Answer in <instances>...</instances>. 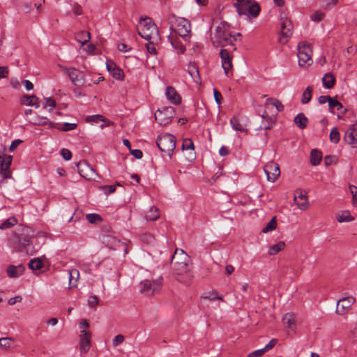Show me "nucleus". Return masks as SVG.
<instances>
[{
  "instance_id": "nucleus-1",
  "label": "nucleus",
  "mask_w": 357,
  "mask_h": 357,
  "mask_svg": "<svg viewBox=\"0 0 357 357\" xmlns=\"http://www.w3.org/2000/svg\"><path fill=\"white\" fill-rule=\"evenodd\" d=\"M171 264L177 275V280L185 285H189L193 275L191 272L190 258L181 249H176L172 257Z\"/></svg>"
},
{
  "instance_id": "nucleus-2",
  "label": "nucleus",
  "mask_w": 357,
  "mask_h": 357,
  "mask_svg": "<svg viewBox=\"0 0 357 357\" xmlns=\"http://www.w3.org/2000/svg\"><path fill=\"white\" fill-rule=\"evenodd\" d=\"M170 29L179 35L184 40H188L190 38V22L182 17H177L172 15L169 19Z\"/></svg>"
},
{
  "instance_id": "nucleus-3",
  "label": "nucleus",
  "mask_w": 357,
  "mask_h": 357,
  "mask_svg": "<svg viewBox=\"0 0 357 357\" xmlns=\"http://www.w3.org/2000/svg\"><path fill=\"white\" fill-rule=\"evenodd\" d=\"M215 38L218 45L223 47L232 45L236 36L231 34L229 24L222 22L216 26Z\"/></svg>"
},
{
  "instance_id": "nucleus-4",
  "label": "nucleus",
  "mask_w": 357,
  "mask_h": 357,
  "mask_svg": "<svg viewBox=\"0 0 357 357\" xmlns=\"http://www.w3.org/2000/svg\"><path fill=\"white\" fill-rule=\"evenodd\" d=\"M139 34L145 40L152 43H158L160 40L159 31L156 25L149 19L139 28Z\"/></svg>"
},
{
  "instance_id": "nucleus-5",
  "label": "nucleus",
  "mask_w": 357,
  "mask_h": 357,
  "mask_svg": "<svg viewBox=\"0 0 357 357\" xmlns=\"http://www.w3.org/2000/svg\"><path fill=\"white\" fill-rule=\"evenodd\" d=\"M157 145L162 152L169 156H172L173 151L176 147V139L172 135L165 133L158 136Z\"/></svg>"
},
{
  "instance_id": "nucleus-6",
  "label": "nucleus",
  "mask_w": 357,
  "mask_h": 357,
  "mask_svg": "<svg viewBox=\"0 0 357 357\" xmlns=\"http://www.w3.org/2000/svg\"><path fill=\"white\" fill-rule=\"evenodd\" d=\"M162 281L161 278L153 280H144L139 283V291L146 296L158 294L162 288Z\"/></svg>"
},
{
  "instance_id": "nucleus-7",
  "label": "nucleus",
  "mask_w": 357,
  "mask_h": 357,
  "mask_svg": "<svg viewBox=\"0 0 357 357\" xmlns=\"http://www.w3.org/2000/svg\"><path fill=\"white\" fill-rule=\"evenodd\" d=\"M312 50L311 46L304 42L298 45V65L301 67L310 66L312 63Z\"/></svg>"
},
{
  "instance_id": "nucleus-8",
  "label": "nucleus",
  "mask_w": 357,
  "mask_h": 357,
  "mask_svg": "<svg viewBox=\"0 0 357 357\" xmlns=\"http://www.w3.org/2000/svg\"><path fill=\"white\" fill-rule=\"evenodd\" d=\"M174 108L173 107H164L159 109L155 113V121L161 126H166L169 123L174 116Z\"/></svg>"
},
{
  "instance_id": "nucleus-9",
  "label": "nucleus",
  "mask_w": 357,
  "mask_h": 357,
  "mask_svg": "<svg viewBox=\"0 0 357 357\" xmlns=\"http://www.w3.org/2000/svg\"><path fill=\"white\" fill-rule=\"evenodd\" d=\"M238 13L240 15H244L248 17H256L260 12V7L257 3L245 1L240 4L237 8Z\"/></svg>"
},
{
  "instance_id": "nucleus-10",
  "label": "nucleus",
  "mask_w": 357,
  "mask_h": 357,
  "mask_svg": "<svg viewBox=\"0 0 357 357\" xmlns=\"http://www.w3.org/2000/svg\"><path fill=\"white\" fill-rule=\"evenodd\" d=\"M281 33L279 36V41L282 44L287 43L292 35L293 25L291 21L286 16H281Z\"/></svg>"
},
{
  "instance_id": "nucleus-11",
  "label": "nucleus",
  "mask_w": 357,
  "mask_h": 357,
  "mask_svg": "<svg viewBox=\"0 0 357 357\" xmlns=\"http://www.w3.org/2000/svg\"><path fill=\"white\" fill-rule=\"evenodd\" d=\"M356 299L353 296L343 297L337 302L335 312L338 315H344L349 312Z\"/></svg>"
},
{
  "instance_id": "nucleus-12",
  "label": "nucleus",
  "mask_w": 357,
  "mask_h": 357,
  "mask_svg": "<svg viewBox=\"0 0 357 357\" xmlns=\"http://www.w3.org/2000/svg\"><path fill=\"white\" fill-rule=\"evenodd\" d=\"M264 171L266 174L267 180L273 183L275 181L280 174L279 165L273 161L264 166Z\"/></svg>"
},
{
  "instance_id": "nucleus-13",
  "label": "nucleus",
  "mask_w": 357,
  "mask_h": 357,
  "mask_svg": "<svg viewBox=\"0 0 357 357\" xmlns=\"http://www.w3.org/2000/svg\"><path fill=\"white\" fill-rule=\"evenodd\" d=\"M31 232L30 229H26L22 234H17L15 237V243L17 244L20 250H22V248H25L32 243Z\"/></svg>"
},
{
  "instance_id": "nucleus-14",
  "label": "nucleus",
  "mask_w": 357,
  "mask_h": 357,
  "mask_svg": "<svg viewBox=\"0 0 357 357\" xmlns=\"http://www.w3.org/2000/svg\"><path fill=\"white\" fill-rule=\"evenodd\" d=\"M64 71L69 76L71 82L75 86H79L84 82L85 75L82 71H80L76 68H64Z\"/></svg>"
},
{
  "instance_id": "nucleus-15",
  "label": "nucleus",
  "mask_w": 357,
  "mask_h": 357,
  "mask_svg": "<svg viewBox=\"0 0 357 357\" xmlns=\"http://www.w3.org/2000/svg\"><path fill=\"white\" fill-rule=\"evenodd\" d=\"M75 166L81 176L91 179L94 174L92 167L85 160H82L75 163Z\"/></svg>"
},
{
  "instance_id": "nucleus-16",
  "label": "nucleus",
  "mask_w": 357,
  "mask_h": 357,
  "mask_svg": "<svg viewBox=\"0 0 357 357\" xmlns=\"http://www.w3.org/2000/svg\"><path fill=\"white\" fill-rule=\"evenodd\" d=\"M344 141L352 147H357V123L353 124L344 134Z\"/></svg>"
},
{
  "instance_id": "nucleus-17",
  "label": "nucleus",
  "mask_w": 357,
  "mask_h": 357,
  "mask_svg": "<svg viewBox=\"0 0 357 357\" xmlns=\"http://www.w3.org/2000/svg\"><path fill=\"white\" fill-rule=\"evenodd\" d=\"M284 326L291 332L296 333L298 319L296 315L293 312L285 314L282 318Z\"/></svg>"
},
{
  "instance_id": "nucleus-18",
  "label": "nucleus",
  "mask_w": 357,
  "mask_h": 357,
  "mask_svg": "<svg viewBox=\"0 0 357 357\" xmlns=\"http://www.w3.org/2000/svg\"><path fill=\"white\" fill-rule=\"evenodd\" d=\"M91 334L90 332L82 330L79 335V345L81 353L86 354L89 351L91 347Z\"/></svg>"
},
{
  "instance_id": "nucleus-19",
  "label": "nucleus",
  "mask_w": 357,
  "mask_h": 357,
  "mask_svg": "<svg viewBox=\"0 0 357 357\" xmlns=\"http://www.w3.org/2000/svg\"><path fill=\"white\" fill-rule=\"evenodd\" d=\"M220 56L222 61V66L225 74L228 75L229 70L232 68L231 57L229 51L225 49L220 50Z\"/></svg>"
},
{
  "instance_id": "nucleus-20",
  "label": "nucleus",
  "mask_w": 357,
  "mask_h": 357,
  "mask_svg": "<svg viewBox=\"0 0 357 357\" xmlns=\"http://www.w3.org/2000/svg\"><path fill=\"white\" fill-rule=\"evenodd\" d=\"M294 202L301 210H305L307 208L306 193H304L301 190H297L294 195Z\"/></svg>"
},
{
  "instance_id": "nucleus-21",
  "label": "nucleus",
  "mask_w": 357,
  "mask_h": 357,
  "mask_svg": "<svg viewBox=\"0 0 357 357\" xmlns=\"http://www.w3.org/2000/svg\"><path fill=\"white\" fill-rule=\"evenodd\" d=\"M0 162V174L3 178H8L11 176L10 167L12 162V158H1Z\"/></svg>"
},
{
  "instance_id": "nucleus-22",
  "label": "nucleus",
  "mask_w": 357,
  "mask_h": 357,
  "mask_svg": "<svg viewBox=\"0 0 357 357\" xmlns=\"http://www.w3.org/2000/svg\"><path fill=\"white\" fill-rule=\"evenodd\" d=\"M246 121L247 119L243 117L233 116L230 119V124L234 130L244 132L246 130Z\"/></svg>"
},
{
  "instance_id": "nucleus-23",
  "label": "nucleus",
  "mask_w": 357,
  "mask_h": 357,
  "mask_svg": "<svg viewBox=\"0 0 357 357\" xmlns=\"http://www.w3.org/2000/svg\"><path fill=\"white\" fill-rule=\"evenodd\" d=\"M107 68L114 78L119 80L123 79L124 77L123 71L119 68L116 67L114 63L112 61H107Z\"/></svg>"
},
{
  "instance_id": "nucleus-24",
  "label": "nucleus",
  "mask_w": 357,
  "mask_h": 357,
  "mask_svg": "<svg viewBox=\"0 0 357 357\" xmlns=\"http://www.w3.org/2000/svg\"><path fill=\"white\" fill-rule=\"evenodd\" d=\"M165 96L174 105H178L181 102V97L179 94L172 86L167 87Z\"/></svg>"
},
{
  "instance_id": "nucleus-25",
  "label": "nucleus",
  "mask_w": 357,
  "mask_h": 357,
  "mask_svg": "<svg viewBox=\"0 0 357 357\" xmlns=\"http://www.w3.org/2000/svg\"><path fill=\"white\" fill-rule=\"evenodd\" d=\"M24 271V267L22 265L9 266L7 268V274L10 278H17L21 275Z\"/></svg>"
},
{
  "instance_id": "nucleus-26",
  "label": "nucleus",
  "mask_w": 357,
  "mask_h": 357,
  "mask_svg": "<svg viewBox=\"0 0 357 357\" xmlns=\"http://www.w3.org/2000/svg\"><path fill=\"white\" fill-rule=\"evenodd\" d=\"M261 118L263 121L261 122V128L264 130L270 129L275 123V118L274 116H268L266 112H264L261 115Z\"/></svg>"
},
{
  "instance_id": "nucleus-27",
  "label": "nucleus",
  "mask_w": 357,
  "mask_h": 357,
  "mask_svg": "<svg viewBox=\"0 0 357 357\" xmlns=\"http://www.w3.org/2000/svg\"><path fill=\"white\" fill-rule=\"evenodd\" d=\"M75 38L83 46L90 40L91 34L89 31H82L77 33L75 36Z\"/></svg>"
},
{
  "instance_id": "nucleus-28",
  "label": "nucleus",
  "mask_w": 357,
  "mask_h": 357,
  "mask_svg": "<svg viewBox=\"0 0 357 357\" xmlns=\"http://www.w3.org/2000/svg\"><path fill=\"white\" fill-rule=\"evenodd\" d=\"M294 121L296 125L301 129H304L306 128L308 122L307 118L303 113L297 114L294 117Z\"/></svg>"
},
{
  "instance_id": "nucleus-29",
  "label": "nucleus",
  "mask_w": 357,
  "mask_h": 357,
  "mask_svg": "<svg viewBox=\"0 0 357 357\" xmlns=\"http://www.w3.org/2000/svg\"><path fill=\"white\" fill-rule=\"evenodd\" d=\"M188 70L195 82H199L200 81L198 68L195 63H190L188 67Z\"/></svg>"
},
{
  "instance_id": "nucleus-30",
  "label": "nucleus",
  "mask_w": 357,
  "mask_h": 357,
  "mask_svg": "<svg viewBox=\"0 0 357 357\" xmlns=\"http://www.w3.org/2000/svg\"><path fill=\"white\" fill-rule=\"evenodd\" d=\"M323 86L326 89H331L335 84V77L331 73H326L322 78Z\"/></svg>"
},
{
  "instance_id": "nucleus-31",
  "label": "nucleus",
  "mask_w": 357,
  "mask_h": 357,
  "mask_svg": "<svg viewBox=\"0 0 357 357\" xmlns=\"http://www.w3.org/2000/svg\"><path fill=\"white\" fill-rule=\"evenodd\" d=\"M86 121L88 123H98V121H102L107 123V126H109L111 123L109 121L106 119L102 115L100 114L88 116L86 118Z\"/></svg>"
},
{
  "instance_id": "nucleus-32",
  "label": "nucleus",
  "mask_w": 357,
  "mask_h": 357,
  "mask_svg": "<svg viewBox=\"0 0 357 357\" xmlns=\"http://www.w3.org/2000/svg\"><path fill=\"white\" fill-rule=\"evenodd\" d=\"M39 99L38 97H36L34 95L29 96V95H24L20 98V103L23 105L26 106H32L33 105V101H38Z\"/></svg>"
},
{
  "instance_id": "nucleus-33",
  "label": "nucleus",
  "mask_w": 357,
  "mask_h": 357,
  "mask_svg": "<svg viewBox=\"0 0 357 357\" xmlns=\"http://www.w3.org/2000/svg\"><path fill=\"white\" fill-rule=\"evenodd\" d=\"M159 211L156 207H151L149 211L147 212L145 215V218L146 220L154 221L159 218Z\"/></svg>"
},
{
  "instance_id": "nucleus-34",
  "label": "nucleus",
  "mask_w": 357,
  "mask_h": 357,
  "mask_svg": "<svg viewBox=\"0 0 357 357\" xmlns=\"http://www.w3.org/2000/svg\"><path fill=\"white\" fill-rule=\"evenodd\" d=\"M15 345V340L11 337L0 338V347L3 349L13 348Z\"/></svg>"
},
{
  "instance_id": "nucleus-35",
  "label": "nucleus",
  "mask_w": 357,
  "mask_h": 357,
  "mask_svg": "<svg viewBox=\"0 0 357 357\" xmlns=\"http://www.w3.org/2000/svg\"><path fill=\"white\" fill-rule=\"evenodd\" d=\"M273 105L274 106L278 112H282L284 109V105L282 104V102L273 98H268L266 101V105Z\"/></svg>"
},
{
  "instance_id": "nucleus-36",
  "label": "nucleus",
  "mask_w": 357,
  "mask_h": 357,
  "mask_svg": "<svg viewBox=\"0 0 357 357\" xmlns=\"http://www.w3.org/2000/svg\"><path fill=\"white\" fill-rule=\"evenodd\" d=\"M285 247V243L283 241H280L278 243L270 247L268 254L270 255H275L280 251L282 250Z\"/></svg>"
},
{
  "instance_id": "nucleus-37",
  "label": "nucleus",
  "mask_w": 357,
  "mask_h": 357,
  "mask_svg": "<svg viewBox=\"0 0 357 357\" xmlns=\"http://www.w3.org/2000/svg\"><path fill=\"white\" fill-rule=\"evenodd\" d=\"M277 227V219L276 217L274 216L272 219L266 224V225L263 228V233H268L274 230Z\"/></svg>"
},
{
  "instance_id": "nucleus-38",
  "label": "nucleus",
  "mask_w": 357,
  "mask_h": 357,
  "mask_svg": "<svg viewBox=\"0 0 357 357\" xmlns=\"http://www.w3.org/2000/svg\"><path fill=\"white\" fill-rule=\"evenodd\" d=\"M336 218L339 222H350L354 220V218L351 216L350 213L347 211H343L341 214H337Z\"/></svg>"
},
{
  "instance_id": "nucleus-39",
  "label": "nucleus",
  "mask_w": 357,
  "mask_h": 357,
  "mask_svg": "<svg viewBox=\"0 0 357 357\" xmlns=\"http://www.w3.org/2000/svg\"><path fill=\"white\" fill-rule=\"evenodd\" d=\"M17 222V219L15 217H10L3 222V223L0 225V229H5L10 228L11 227L15 225Z\"/></svg>"
},
{
  "instance_id": "nucleus-40",
  "label": "nucleus",
  "mask_w": 357,
  "mask_h": 357,
  "mask_svg": "<svg viewBox=\"0 0 357 357\" xmlns=\"http://www.w3.org/2000/svg\"><path fill=\"white\" fill-rule=\"evenodd\" d=\"M86 220L91 224H98L102 222V219L100 215L97 213H89L86 215Z\"/></svg>"
},
{
  "instance_id": "nucleus-41",
  "label": "nucleus",
  "mask_w": 357,
  "mask_h": 357,
  "mask_svg": "<svg viewBox=\"0 0 357 357\" xmlns=\"http://www.w3.org/2000/svg\"><path fill=\"white\" fill-rule=\"evenodd\" d=\"M312 89L311 86H307L306 89L304 91L302 95L301 102L303 104H306L310 102L312 98Z\"/></svg>"
},
{
  "instance_id": "nucleus-42",
  "label": "nucleus",
  "mask_w": 357,
  "mask_h": 357,
  "mask_svg": "<svg viewBox=\"0 0 357 357\" xmlns=\"http://www.w3.org/2000/svg\"><path fill=\"white\" fill-rule=\"evenodd\" d=\"M43 265V261L39 258L31 259L29 263V267L32 270H39Z\"/></svg>"
},
{
  "instance_id": "nucleus-43",
  "label": "nucleus",
  "mask_w": 357,
  "mask_h": 357,
  "mask_svg": "<svg viewBox=\"0 0 357 357\" xmlns=\"http://www.w3.org/2000/svg\"><path fill=\"white\" fill-rule=\"evenodd\" d=\"M33 124L38 126L51 125L52 123L49 121L48 119L44 116H37L34 118Z\"/></svg>"
},
{
  "instance_id": "nucleus-44",
  "label": "nucleus",
  "mask_w": 357,
  "mask_h": 357,
  "mask_svg": "<svg viewBox=\"0 0 357 357\" xmlns=\"http://www.w3.org/2000/svg\"><path fill=\"white\" fill-rule=\"evenodd\" d=\"M202 298L204 299L208 300V301H214L215 299H218V300H221V301L223 300L222 296H219L218 292L215 291L207 293L205 296H202Z\"/></svg>"
},
{
  "instance_id": "nucleus-45",
  "label": "nucleus",
  "mask_w": 357,
  "mask_h": 357,
  "mask_svg": "<svg viewBox=\"0 0 357 357\" xmlns=\"http://www.w3.org/2000/svg\"><path fill=\"white\" fill-rule=\"evenodd\" d=\"M340 135L337 128H333L330 133V139L332 142L336 144L340 141Z\"/></svg>"
},
{
  "instance_id": "nucleus-46",
  "label": "nucleus",
  "mask_w": 357,
  "mask_h": 357,
  "mask_svg": "<svg viewBox=\"0 0 357 357\" xmlns=\"http://www.w3.org/2000/svg\"><path fill=\"white\" fill-rule=\"evenodd\" d=\"M79 273L77 269H72L69 271V281L70 284L73 283V280H75V283L77 282L79 278ZM73 286H76V284H73Z\"/></svg>"
},
{
  "instance_id": "nucleus-47",
  "label": "nucleus",
  "mask_w": 357,
  "mask_h": 357,
  "mask_svg": "<svg viewBox=\"0 0 357 357\" xmlns=\"http://www.w3.org/2000/svg\"><path fill=\"white\" fill-rule=\"evenodd\" d=\"M328 107L332 112H333V110H340L341 108H342V105L337 100H334L331 98L329 102H328Z\"/></svg>"
},
{
  "instance_id": "nucleus-48",
  "label": "nucleus",
  "mask_w": 357,
  "mask_h": 357,
  "mask_svg": "<svg viewBox=\"0 0 357 357\" xmlns=\"http://www.w3.org/2000/svg\"><path fill=\"white\" fill-rule=\"evenodd\" d=\"M171 44L176 50L178 54H183L185 52V47L176 40H171Z\"/></svg>"
},
{
  "instance_id": "nucleus-49",
  "label": "nucleus",
  "mask_w": 357,
  "mask_h": 357,
  "mask_svg": "<svg viewBox=\"0 0 357 357\" xmlns=\"http://www.w3.org/2000/svg\"><path fill=\"white\" fill-rule=\"evenodd\" d=\"M45 104L43 105V109H48L51 112L56 107V102L51 98H45Z\"/></svg>"
},
{
  "instance_id": "nucleus-50",
  "label": "nucleus",
  "mask_w": 357,
  "mask_h": 357,
  "mask_svg": "<svg viewBox=\"0 0 357 357\" xmlns=\"http://www.w3.org/2000/svg\"><path fill=\"white\" fill-rule=\"evenodd\" d=\"M195 149L194 144L190 139L186 138L183 139L182 143L183 150H193Z\"/></svg>"
},
{
  "instance_id": "nucleus-51",
  "label": "nucleus",
  "mask_w": 357,
  "mask_h": 357,
  "mask_svg": "<svg viewBox=\"0 0 357 357\" xmlns=\"http://www.w3.org/2000/svg\"><path fill=\"white\" fill-rule=\"evenodd\" d=\"M141 239L144 243L149 245L153 244L155 241L154 236L151 234H142L141 236Z\"/></svg>"
},
{
  "instance_id": "nucleus-52",
  "label": "nucleus",
  "mask_w": 357,
  "mask_h": 357,
  "mask_svg": "<svg viewBox=\"0 0 357 357\" xmlns=\"http://www.w3.org/2000/svg\"><path fill=\"white\" fill-rule=\"evenodd\" d=\"M350 192L352 195V204L354 206H357V187L350 185Z\"/></svg>"
},
{
  "instance_id": "nucleus-53",
  "label": "nucleus",
  "mask_w": 357,
  "mask_h": 357,
  "mask_svg": "<svg viewBox=\"0 0 357 357\" xmlns=\"http://www.w3.org/2000/svg\"><path fill=\"white\" fill-rule=\"evenodd\" d=\"M158 43H152L151 41H149V43L146 45V50L151 55H155L157 53L155 44Z\"/></svg>"
},
{
  "instance_id": "nucleus-54",
  "label": "nucleus",
  "mask_w": 357,
  "mask_h": 357,
  "mask_svg": "<svg viewBox=\"0 0 357 357\" xmlns=\"http://www.w3.org/2000/svg\"><path fill=\"white\" fill-rule=\"evenodd\" d=\"M100 190L104 192L105 195L111 194L116 190V185H102L100 188Z\"/></svg>"
},
{
  "instance_id": "nucleus-55",
  "label": "nucleus",
  "mask_w": 357,
  "mask_h": 357,
  "mask_svg": "<svg viewBox=\"0 0 357 357\" xmlns=\"http://www.w3.org/2000/svg\"><path fill=\"white\" fill-rule=\"evenodd\" d=\"M77 128L76 123H64L61 127V130L63 131H69L73 130Z\"/></svg>"
},
{
  "instance_id": "nucleus-56",
  "label": "nucleus",
  "mask_w": 357,
  "mask_h": 357,
  "mask_svg": "<svg viewBox=\"0 0 357 357\" xmlns=\"http://www.w3.org/2000/svg\"><path fill=\"white\" fill-rule=\"evenodd\" d=\"M99 303V299L97 296H91L88 299V305L91 307L96 306Z\"/></svg>"
},
{
  "instance_id": "nucleus-57",
  "label": "nucleus",
  "mask_w": 357,
  "mask_h": 357,
  "mask_svg": "<svg viewBox=\"0 0 357 357\" xmlns=\"http://www.w3.org/2000/svg\"><path fill=\"white\" fill-rule=\"evenodd\" d=\"M124 336L123 335H117L115 336L114 339L113 340V346L117 347L120 344L123 343L124 341Z\"/></svg>"
},
{
  "instance_id": "nucleus-58",
  "label": "nucleus",
  "mask_w": 357,
  "mask_h": 357,
  "mask_svg": "<svg viewBox=\"0 0 357 357\" xmlns=\"http://www.w3.org/2000/svg\"><path fill=\"white\" fill-rule=\"evenodd\" d=\"M323 16H324L323 13L317 11V12H315L314 13H313L311 15L310 18L313 21L319 22L322 20Z\"/></svg>"
},
{
  "instance_id": "nucleus-59",
  "label": "nucleus",
  "mask_w": 357,
  "mask_h": 357,
  "mask_svg": "<svg viewBox=\"0 0 357 357\" xmlns=\"http://www.w3.org/2000/svg\"><path fill=\"white\" fill-rule=\"evenodd\" d=\"M22 142V141L19 139L13 140L8 148L9 151H13Z\"/></svg>"
},
{
  "instance_id": "nucleus-60",
  "label": "nucleus",
  "mask_w": 357,
  "mask_h": 357,
  "mask_svg": "<svg viewBox=\"0 0 357 357\" xmlns=\"http://www.w3.org/2000/svg\"><path fill=\"white\" fill-rule=\"evenodd\" d=\"M265 353L264 349L256 350L248 354V357H261Z\"/></svg>"
},
{
  "instance_id": "nucleus-61",
  "label": "nucleus",
  "mask_w": 357,
  "mask_h": 357,
  "mask_svg": "<svg viewBox=\"0 0 357 357\" xmlns=\"http://www.w3.org/2000/svg\"><path fill=\"white\" fill-rule=\"evenodd\" d=\"M22 300V298L20 296H17L13 298H11L8 300V303L10 305H13L16 303H20Z\"/></svg>"
},
{
  "instance_id": "nucleus-62",
  "label": "nucleus",
  "mask_w": 357,
  "mask_h": 357,
  "mask_svg": "<svg viewBox=\"0 0 357 357\" xmlns=\"http://www.w3.org/2000/svg\"><path fill=\"white\" fill-rule=\"evenodd\" d=\"M277 340L275 339H272L265 347L264 349V351H267L272 349L276 344Z\"/></svg>"
},
{
  "instance_id": "nucleus-63",
  "label": "nucleus",
  "mask_w": 357,
  "mask_h": 357,
  "mask_svg": "<svg viewBox=\"0 0 357 357\" xmlns=\"http://www.w3.org/2000/svg\"><path fill=\"white\" fill-rule=\"evenodd\" d=\"M213 96H214V98H215V102L218 105H220V99L222 98L221 93L218 91H217L216 89H213Z\"/></svg>"
},
{
  "instance_id": "nucleus-64",
  "label": "nucleus",
  "mask_w": 357,
  "mask_h": 357,
  "mask_svg": "<svg viewBox=\"0 0 357 357\" xmlns=\"http://www.w3.org/2000/svg\"><path fill=\"white\" fill-rule=\"evenodd\" d=\"M8 74V70L6 67H0V78H5Z\"/></svg>"
}]
</instances>
